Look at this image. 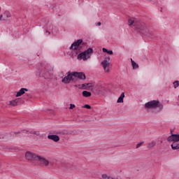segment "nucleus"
Here are the masks:
<instances>
[{
  "instance_id": "6",
  "label": "nucleus",
  "mask_w": 179,
  "mask_h": 179,
  "mask_svg": "<svg viewBox=\"0 0 179 179\" xmlns=\"http://www.w3.org/2000/svg\"><path fill=\"white\" fill-rule=\"evenodd\" d=\"M92 54H93V48H89L87 50L79 53L77 58L80 60L83 59L84 61H87L92 57Z\"/></svg>"
},
{
  "instance_id": "8",
  "label": "nucleus",
  "mask_w": 179,
  "mask_h": 179,
  "mask_svg": "<svg viewBox=\"0 0 179 179\" xmlns=\"http://www.w3.org/2000/svg\"><path fill=\"white\" fill-rule=\"evenodd\" d=\"M38 155H36L34 152L28 151L25 153V159L29 162H32V160H37V157Z\"/></svg>"
},
{
  "instance_id": "22",
  "label": "nucleus",
  "mask_w": 179,
  "mask_h": 179,
  "mask_svg": "<svg viewBox=\"0 0 179 179\" xmlns=\"http://www.w3.org/2000/svg\"><path fill=\"white\" fill-rule=\"evenodd\" d=\"M78 89H81L82 90H86V89H87V83L79 85Z\"/></svg>"
},
{
  "instance_id": "14",
  "label": "nucleus",
  "mask_w": 179,
  "mask_h": 179,
  "mask_svg": "<svg viewBox=\"0 0 179 179\" xmlns=\"http://www.w3.org/2000/svg\"><path fill=\"white\" fill-rule=\"evenodd\" d=\"M48 138L53 141L54 142H59V136L58 135H48Z\"/></svg>"
},
{
  "instance_id": "17",
  "label": "nucleus",
  "mask_w": 179,
  "mask_h": 179,
  "mask_svg": "<svg viewBox=\"0 0 179 179\" xmlns=\"http://www.w3.org/2000/svg\"><path fill=\"white\" fill-rule=\"evenodd\" d=\"M171 147L173 150H179V143H172Z\"/></svg>"
},
{
  "instance_id": "23",
  "label": "nucleus",
  "mask_w": 179,
  "mask_h": 179,
  "mask_svg": "<svg viewBox=\"0 0 179 179\" xmlns=\"http://www.w3.org/2000/svg\"><path fill=\"white\" fill-rule=\"evenodd\" d=\"M87 87L88 90H93L92 87H94V84L92 83H87Z\"/></svg>"
},
{
  "instance_id": "19",
  "label": "nucleus",
  "mask_w": 179,
  "mask_h": 179,
  "mask_svg": "<svg viewBox=\"0 0 179 179\" xmlns=\"http://www.w3.org/2000/svg\"><path fill=\"white\" fill-rule=\"evenodd\" d=\"M131 61L133 69H138L139 65L136 64V62H135V61H134L132 59H131Z\"/></svg>"
},
{
  "instance_id": "12",
  "label": "nucleus",
  "mask_w": 179,
  "mask_h": 179,
  "mask_svg": "<svg viewBox=\"0 0 179 179\" xmlns=\"http://www.w3.org/2000/svg\"><path fill=\"white\" fill-rule=\"evenodd\" d=\"M1 15H2L3 19L4 20H0V21H3V22L6 20L7 19H9V17L12 16V14H10V12L8 10L4 11V13Z\"/></svg>"
},
{
  "instance_id": "18",
  "label": "nucleus",
  "mask_w": 179,
  "mask_h": 179,
  "mask_svg": "<svg viewBox=\"0 0 179 179\" xmlns=\"http://www.w3.org/2000/svg\"><path fill=\"white\" fill-rule=\"evenodd\" d=\"M155 146H156V141H152L148 144L147 148L148 149H152V148H155Z\"/></svg>"
},
{
  "instance_id": "5",
  "label": "nucleus",
  "mask_w": 179,
  "mask_h": 179,
  "mask_svg": "<svg viewBox=\"0 0 179 179\" xmlns=\"http://www.w3.org/2000/svg\"><path fill=\"white\" fill-rule=\"evenodd\" d=\"M145 108H159V111L163 110V104L159 100H152L145 103Z\"/></svg>"
},
{
  "instance_id": "21",
  "label": "nucleus",
  "mask_w": 179,
  "mask_h": 179,
  "mask_svg": "<svg viewBox=\"0 0 179 179\" xmlns=\"http://www.w3.org/2000/svg\"><path fill=\"white\" fill-rule=\"evenodd\" d=\"M83 97H90L92 96V92L89 91H83Z\"/></svg>"
},
{
  "instance_id": "25",
  "label": "nucleus",
  "mask_w": 179,
  "mask_h": 179,
  "mask_svg": "<svg viewBox=\"0 0 179 179\" xmlns=\"http://www.w3.org/2000/svg\"><path fill=\"white\" fill-rule=\"evenodd\" d=\"M143 143H145V142H143V141H141V143H138L137 145H136V149H139V148H141L143 145Z\"/></svg>"
},
{
  "instance_id": "15",
  "label": "nucleus",
  "mask_w": 179,
  "mask_h": 179,
  "mask_svg": "<svg viewBox=\"0 0 179 179\" xmlns=\"http://www.w3.org/2000/svg\"><path fill=\"white\" fill-rule=\"evenodd\" d=\"M62 169L64 170H71V169H72V164L65 163L62 165Z\"/></svg>"
},
{
  "instance_id": "7",
  "label": "nucleus",
  "mask_w": 179,
  "mask_h": 179,
  "mask_svg": "<svg viewBox=\"0 0 179 179\" xmlns=\"http://www.w3.org/2000/svg\"><path fill=\"white\" fill-rule=\"evenodd\" d=\"M101 65L105 72H110V57H106L101 62Z\"/></svg>"
},
{
  "instance_id": "24",
  "label": "nucleus",
  "mask_w": 179,
  "mask_h": 179,
  "mask_svg": "<svg viewBox=\"0 0 179 179\" xmlns=\"http://www.w3.org/2000/svg\"><path fill=\"white\" fill-rule=\"evenodd\" d=\"M179 84H178V80H176L173 82V87L174 89H177L178 87Z\"/></svg>"
},
{
  "instance_id": "2",
  "label": "nucleus",
  "mask_w": 179,
  "mask_h": 179,
  "mask_svg": "<svg viewBox=\"0 0 179 179\" xmlns=\"http://www.w3.org/2000/svg\"><path fill=\"white\" fill-rule=\"evenodd\" d=\"M77 79L85 80V79H86V76L82 72L78 73L68 71L66 73V76L62 77V83H64V85H69L71 82H75V80H77Z\"/></svg>"
},
{
  "instance_id": "10",
  "label": "nucleus",
  "mask_w": 179,
  "mask_h": 179,
  "mask_svg": "<svg viewBox=\"0 0 179 179\" xmlns=\"http://www.w3.org/2000/svg\"><path fill=\"white\" fill-rule=\"evenodd\" d=\"M166 141L169 143H177V142H178L177 136L174 134H171V135L166 138Z\"/></svg>"
},
{
  "instance_id": "1",
  "label": "nucleus",
  "mask_w": 179,
  "mask_h": 179,
  "mask_svg": "<svg viewBox=\"0 0 179 179\" xmlns=\"http://www.w3.org/2000/svg\"><path fill=\"white\" fill-rule=\"evenodd\" d=\"M128 23L130 27L134 26L136 29V31L141 33V34L146 36L147 37L152 36V31L150 29L148 28L146 24H145L144 22H142L138 18L131 17L128 20Z\"/></svg>"
},
{
  "instance_id": "27",
  "label": "nucleus",
  "mask_w": 179,
  "mask_h": 179,
  "mask_svg": "<svg viewBox=\"0 0 179 179\" xmlns=\"http://www.w3.org/2000/svg\"><path fill=\"white\" fill-rule=\"evenodd\" d=\"M69 108H70V110H72V109L75 108V104L71 103Z\"/></svg>"
},
{
  "instance_id": "28",
  "label": "nucleus",
  "mask_w": 179,
  "mask_h": 179,
  "mask_svg": "<svg viewBox=\"0 0 179 179\" xmlns=\"http://www.w3.org/2000/svg\"><path fill=\"white\" fill-rule=\"evenodd\" d=\"M107 54H109V55H113V50H108Z\"/></svg>"
},
{
  "instance_id": "3",
  "label": "nucleus",
  "mask_w": 179,
  "mask_h": 179,
  "mask_svg": "<svg viewBox=\"0 0 179 179\" xmlns=\"http://www.w3.org/2000/svg\"><path fill=\"white\" fill-rule=\"evenodd\" d=\"M82 45H85L83 39H78L73 43L70 47V50L72 51L73 54L75 53V55H78L82 50Z\"/></svg>"
},
{
  "instance_id": "13",
  "label": "nucleus",
  "mask_w": 179,
  "mask_h": 179,
  "mask_svg": "<svg viewBox=\"0 0 179 179\" xmlns=\"http://www.w3.org/2000/svg\"><path fill=\"white\" fill-rule=\"evenodd\" d=\"M26 92H29V90L27 88H21L16 94L15 96L20 97V96H23L26 93Z\"/></svg>"
},
{
  "instance_id": "16",
  "label": "nucleus",
  "mask_w": 179,
  "mask_h": 179,
  "mask_svg": "<svg viewBox=\"0 0 179 179\" xmlns=\"http://www.w3.org/2000/svg\"><path fill=\"white\" fill-rule=\"evenodd\" d=\"M124 97H125V93L122 92L117 99V103H124Z\"/></svg>"
},
{
  "instance_id": "31",
  "label": "nucleus",
  "mask_w": 179,
  "mask_h": 179,
  "mask_svg": "<svg viewBox=\"0 0 179 179\" xmlns=\"http://www.w3.org/2000/svg\"><path fill=\"white\" fill-rule=\"evenodd\" d=\"M176 135V138L178 139V142H179V134H177Z\"/></svg>"
},
{
  "instance_id": "30",
  "label": "nucleus",
  "mask_w": 179,
  "mask_h": 179,
  "mask_svg": "<svg viewBox=\"0 0 179 179\" xmlns=\"http://www.w3.org/2000/svg\"><path fill=\"white\" fill-rule=\"evenodd\" d=\"M0 12H1V7H0ZM0 20H5V19L2 17V15H0Z\"/></svg>"
},
{
  "instance_id": "33",
  "label": "nucleus",
  "mask_w": 179,
  "mask_h": 179,
  "mask_svg": "<svg viewBox=\"0 0 179 179\" xmlns=\"http://www.w3.org/2000/svg\"><path fill=\"white\" fill-rule=\"evenodd\" d=\"M46 33H48V34H51L50 31H46Z\"/></svg>"
},
{
  "instance_id": "29",
  "label": "nucleus",
  "mask_w": 179,
  "mask_h": 179,
  "mask_svg": "<svg viewBox=\"0 0 179 179\" xmlns=\"http://www.w3.org/2000/svg\"><path fill=\"white\" fill-rule=\"evenodd\" d=\"M103 52H108V50L106 49V48H103L102 49Z\"/></svg>"
},
{
  "instance_id": "20",
  "label": "nucleus",
  "mask_w": 179,
  "mask_h": 179,
  "mask_svg": "<svg viewBox=\"0 0 179 179\" xmlns=\"http://www.w3.org/2000/svg\"><path fill=\"white\" fill-rule=\"evenodd\" d=\"M26 132H29L31 135H36V136H40V131H26Z\"/></svg>"
},
{
  "instance_id": "32",
  "label": "nucleus",
  "mask_w": 179,
  "mask_h": 179,
  "mask_svg": "<svg viewBox=\"0 0 179 179\" xmlns=\"http://www.w3.org/2000/svg\"><path fill=\"white\" fill-rule=\"evenodd\" d=\"M96 26H101V22H97Z\"/></svg>"
},
{
  "instance_id": "9",
  "label": "nucleus",
  "mask_w": 179,
  "mask_h": 179,
  "mask_svg": "<svg viewBox=\"0 0 179 179\" xmlns=\"http://www.w3.org/2000/svg\"><path fill=\"white\" fill-rule=\"evenodd\" d=\"M36 160H38V162H39L41 164H43V166H48V164H50L48 159H45L41 155H38Z\"/></svg>"
},
{
  "instance_id": "11",
  "label": "nucleus",
  "mask_w": 179,
  "mask_h": 179,
  "mask_svg": "<svg viewBox=\"0 0 179 179\" xmlns=\"http://www.w3.org/2000/svg\"><path fill=\"white\" fill-rule=\"evenodd\" d=\"M22 103H23V99H22V98H17L13 101H10V105L15 107L16 106H19V104H22Z\"/></svg>"
},
{
  "instance_id": "4",
  "label": "nucleus",
  "mask_w": 179,
  "mask_h": 179,
  "mask_svg": "<svg viewBox=\"0 0 179 179\" xmlns=\"http://www.w3.org/2000/svg\"><path fill=\"white\" fill-rule=\"evenodd\" d=\"M38 73L41 78L48 79L52 75V71L48 66L42 65L38 69Z\"/></svg>"
},
{
  "instance_id": "34",
  "label": "nucleus",
  "mask_w": 179,
  "mask_h": 179,
  "mask_svg": "<svg viewBox=\"0 0 179 179\" xmlns=\"http://www.w3.org/2000/svg\"><path fill=\"white\" fill-rule=\"evenodd\" d=\"M178 85H179V81H178Z\"/></svg>"
},
{
  "instance_id": "26",
  "label": "nucleus",
  "mask_w": 179,
  "mask_h": 179,
  "mask_svg": "<svg viewBox=\"0 0 179 179\" xmlns=\"http://www.w3.org/2000/svg\"><path fill=\"white\" fill-rule=\"evenodd\" d=\"M83 108H87V110H90L92 108V106L89 104H85L84 106H83Z\"/></svg>"
}]
</instances>
